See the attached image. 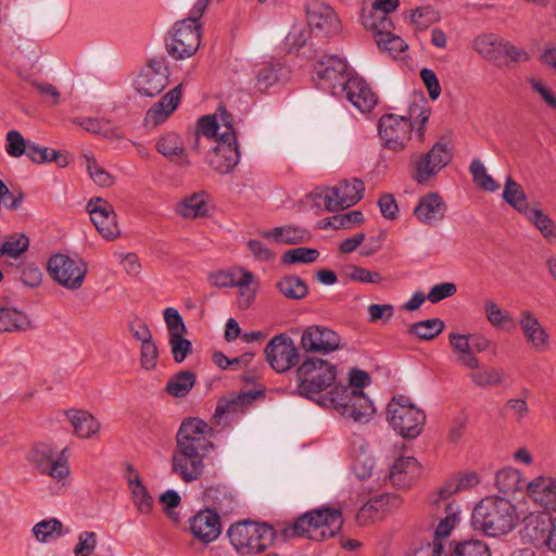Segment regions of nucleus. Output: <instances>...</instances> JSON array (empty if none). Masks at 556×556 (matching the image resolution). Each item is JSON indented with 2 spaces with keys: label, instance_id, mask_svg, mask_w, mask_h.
Here are the masks:
<instances>
[{
  "label": "nucleus",
  "instance_id": "1",
  "mask_svg": "<svg viewBox=\"0 0 556 556\" xmlns=\"http://www.w3.org/2000/svg\"><path fill=\"white\" fill-rule=\"evenodd\" d=\"M197 136L214 140L206 154L208 166L220 175L231 173L240 161L239 144L232 126V116L225 108H218L212 115L198 122Z\"/></svg>",
  "mask_w": 556,
  "mask_h": 556
},
{
  "label": "nucleus",
  "instance_id": "2",
  "mask_svg": "<svg viewBox=\"0 0 556 556\" xmlns=\"http://www.w3.org/2000/svg\"><path fill=\"white\" fill-rule=\"evenodd\" d=\"M518 520L515 505L502 496L482 498L471 514L473 529L494 538L509 533Z\"/></svg>",
  "mask_w": 556,
  "mask_h": 556
},
{
  "label": "nucleus",
  "instance_id": "3",
  "mask_svg": "<svg viewBox=\"0 0 556 556\" xmlns=\"http://www.w3.org/2000/svg\"><path fill=\"white\" fill-rule=\"evenodd\" d=\"M417 113V136L420 142L425 139V125L430 117V109L427 106L414 105L409 109V116L396 114H384L379 121V136L382 146L394 152L405 151L410 141L413 132L412 118Z\"/></svg>",
  "mask_w": 556,
  "mask_h": 556
},
{
  "label": "nucleus",
  "instance_id": "4",
  "mask_svg": "<svg viewBox=\"0 0 556 556\" xmlns=\"http://www.w3.org/2000/svg\"><path fill=\"white\" fill-rule=\"evenodd\" d=\"M343 518L339 508L323 507L309 510L285 526L280 534L283 540L305 538L312 541H324L333 538L342 528Z\"/></svg>",
  "mask_w": 556,
  "mask_h": 556
},
{
  "label": "nucleus",
  "instance_id": "5",
  "mask_svg": "<svg viewBox=\"0 0 556 556\" xmlns=\"http://www.w3.org/2000/svg\"><path fill=\"white\" fill-rule=\"evenodd\" d=\"M66 448H59L48 442L35 443L27 453L28 463L42 476H47L54 484L55 492L63 494L71 484V468L64 456Z\"/></svg>",
  "mask_w": 556,
  "mask_h": 556
},
{
  "label": "nucleus",
  "instance_id": "6",
  "mask_svg": "<svg viewBox=\"0 0 556 556\" xmlns=\"http://www.w3.org/2000/svg\"><path fill=\"white\" fill-rule=\"evenodd\" d=\"M227 535L236 553L241 556L265 552L274 545L277 538L276 531L268 523L250 520L231 525Z\"/></svg>",
  "mask_w": 556,
  "mask_h": 556
},
{
  "label": "nucleus",
  "instance_id": "7",
  "mask_svg": "<svg viewBox=\"0 0 556 556\" xmlns=\"http://www.w3.org/2000/svg\"><path fill=\"white\" fill-rule=\"evenodd\" d=\"M318 403L332 406L342 417L355 422H368L376 412L370 399L358 389L333 388Z\"/></svg>",
  "mask_w": 556,
  "mask_h": 556
},
{
  "label": "nucleus",
  "instance_id": "8",
  "mask_svg": "<svg viewBox=\"0 0 556 556\" xmlns=\"http://www.w3.org/2000/svg\"><path fill=\"white\" fill-rule=\"evenodd\" d=\"M296 377L299 394L318 403L320 393L334 382L337 370L327 361L309 357L298 367Z\"/></svg>",
  "mask_w": 556,
  "mask_h": 556
},
{
  "label": "nucleus",
  "instance_id": "9",
  "mask_svg": "<svg viewBox=\"0 0 556 556\" xmlns=\"http://www.w3.org/2000/svg\"><path fill=\"white\" fill-rule=\"evenodd\" d=\"M387 420L405 439L417 438L426 424V414L410 399L394 396L387 407Z\"/></svg>",
  "mask_w": 556,
  "mask_h": 556
},
{
  "label": "nucleus",
  "instance_id": "10",
  "mask_svg": "<svg viewBox=\"0 0 556 556\" xmlns=\"http://www.w3.org/2000/svg\"><path fill=\"white\" fill-rule=\"evenodd\" d=\"M451 160L452 154L446 144L437 142L428 152L414 155L410 161V177L418 185H428Z\"/></svg>",
  "mask_w": 556,
  "mask_h": 556
},
{
  "label": "nucleus",
  "instance_id": "11",
  "mask_svg": "<svg viewBox=\"0 0 556 556\" xmlns=\"http://www.w3.org/2000/svg\"><path fill=\"white\" fill-rule=\"evenodd\" d=\"M51 278L70 291L79 290L88 273V265L81 258H73L65 254H55L48 262Z\"/></svg>",
  "mask_w": 556,
  "mask_h": 556
},
{
  "label": "nucleus",
  "instance_id": "12",
  "mask_svg": "<svg viewBox=\"0 0 556 556\" xmlns=\"http://www.w3.org/2000/svg\"><path fill=\"white\" fill-rule=\"evenodd\" d=\"M200 25L195 18H186L175 24L172 35L166 39V49L170 56L184 60L192 56L200 47Z\"/></svg>",
  "mask_w": 556,
  "mask_h": 556
},
{
  "label": "nucleus",
  "instance_id": "13",
  "mask_svg": "<svg viewBox=\"0 0 556 556\" xmlns=\"http://www.w3.org/2000/svg\"><path fill=\"white\" fill-rule=\"evenodd\" d=\"M365 186L359 179L343 180L321 191L325 207L329 212L343 210L356 204L364 194Z\"/></svg>",
  "mask_w": 556,
  "mask_h": 556
},
{
  "label": "nucleus",
  "instance_id": "14",
  "mask_svg": "<svg viewBox=\"0 0 556 556\" xmlns=\"http://www.w3.org/2000/svg\"><path fill=\"white\" fill-rule=\"evenodd\" d=\"M401 506L402 498L397 494L383 493L372 496L358 509L355 516V522L359 527L372 526Z\"/></svg>",
  "mask_w": 556,
  "mask_h": 556
},
{
  "label": "nucleus",
  "instance_id": "15",
  "mask_svg": "<svg viewBox=\"0 0 556 556\" xmlns=\"http://www.w3.org/2000/svg\"><path fill=\"white\" fill-rule=\"evenodd\" d=\"M306 17L311 33L325 38L338 34L341 22L333 9L319 1H311L306 5Z\"/></svg>",
  "mask_w": 556,
  "mask_h": 556
},
{
  "label": "nucleus",
  "instance_id": "16",
  "mask_svg": "<svg viewBox=\"0 0 556 556\" xmlns=\"http://www.w3.org/2000/svg\"><path fill=\"white\" fill-rule=\"evenodd\" d=\"M211 430L208 425L198 418H188L182 421L176 435V447L206 454L212 446L206 434Z\"/></svg>",
  "mask_w": 556,
  "mask_h": 556
},
{
  "label": "nucleus",
  "instance_id": "17",
  "mask_svg": "<svg viewBox=\"0 0 556 556\" xmlns=\"http://www.w3.org/2000/svg\"><path fill=\"white\" fill-rule=\"evenodd\" d=\"M86 208L102 238L113 241L121 236L116 214L111 203L102 198H92L88 201Z\"/></svg>",
  "mask_w": 556,
  "mask_h": 556
},
{
  "label": "nucleus",
  "instance_id": "18",
  "mask_svg": "<svg viewBox=\"0 0 556 556\" xmlns=\"http://www.w3.org/2000/svg\"><path fill=\"white\" fill-rule=\"evenodd\" d=\"M314 72L320 80V87L329 89L334 96L341 92L349 79L345 62L336 55L324 56L316 63Z\"/></svg>",
  "mask_w": 556,
  "mask_h": 556
},
{
  "label": "nucleus",
  "instance_id": "19",
  "mask_svg": "<svg viewBox=\"0 0 556 556\" xmlns=\"http://www.w3.org/2000/svg\"><path fill=\"white\" fill-rule=\"evenodd\" d=\"M518 324L527 346L535 353H545L551 349V337L535 314L529 309L519 313Z\"/></svg>",
  "mask_w": 556,
  "mask_h": 556
},
{
  "label": "nucleus",
  "instance_id": "20",
  "mask_svg": "<svg viewBox=\"0 0 556 556\" xmlns=\"http://www.w3.org/2000/svg\"><path fill=\"white\" fill-rule=\"evenodd\" d=\"M265 355L271 368L277 372L290 369L299 357L296 346L286 334L275 336L266 345Z\"/></svg>",
  "mask_w": 556,
  "mask_h": 556
},
{
  "label": "nucleus",
  "instance_id": "21",
  "mask_svg": "<svg viewBox=\"0 0 556 556\" xmlns=\"http://www.w3.org/2000/svg\"><path fill=\"white\" fill-rule=\"evenodd\" d=\"M301 346L308 353L328 354L341 346V337L330 328L313 325L301 337Z\"/></svg>",
  "mask_w": 556,
  "mask_h": 556
},
{
  "label": "nucleus",
  "instance_id": "22",
  "mask_svg": "<svg viewBox=\"0 0 556 556\" xmlns=\"http://www.w3.org/2000/svg\"><path fill=\"white\" fill-rule=\"evenodd\" d=\"M204 453L175 448L172 456V470L185 482L198 480L204 470Z\"/></svg>",
  "mask_w": 556,
  "mask_h": 556
},
{
  "label": "nucleus",
  "instance_id": "23",
  "mask_svg": "<svg viewBox=\"0 0 556 556\" xmlns=\"http://www.w3.org/2000/svg\"><path fill=\"white\" fill-rule=\"evenodd\" d=\"M447 204L438 192H428L419 198L414 216L424 226L434 227L444 220Z\"/></svg>",
  "mask_w": 556,
  "mask_h": 556
},
{
  "label": "nucleus",
  "instance_id": "24",
  "mask_svg": "<svg viewBox=\"0 0 556 556\" xmlns=\"http://www.w3.org/2000/svg\"><path fill=\"white\" fill-rule=\"evenodd\" d=\"M167 83V68L161 62L152 61L137 76L135 88L142 96L154 97Z\"/></svg>",
  "mask_w": 556,
  "mask_h": 556
},
{
  "label": "nucleus",
  "instance_id": "25",
  "mask_svg": "<svg viewBox=\"0 0 556 556\" xmlns=\"http://www.w3.org/2000/svg\"><path fill=\"white\" fill-rule=\"evenodd\" d=\"M192 535L200 542H214L222 533L219 515L212 509L198 511L189 521Z\"/></svg>",
  "mask_w": 556,
  "mask_h": 556
},
{
  "label": "nucleus",
  "instance_id": "26",
  "mask_svg": "<svg viewBox=\"0 0 556 556\" xmlns=\"http://www.w3.org/2000/svg\"><path fill=\"white\" fill-rule=\"evenodd\" d=\"M528 497L546 511H556V478L539 475L529 480Z\"/></svg>",
  "mask_w": 556,
  "mask_h": 556
},
{
  "label": "nucleus",
  "instance_id": "27",
  "mask_svg": "<svg viewBox=\"0 0 556 556\" xmlns=\"http://www.w3.org/2000/svg\"><path fill=\"white\" fill-rule=\"evenodd\" d=\"M421 475V465L413 456L399 457L390 468L389 479L397 489H408Z\"/></svg>",
  "mask_w": 556,
  "mask_h": 556
},
{
  "label": "nucleus",
  "instance_id": "28",
  "mask_svg": "<svg viewBox=\"0 0 556 556\" xmlns=\"http://www.w3.org/2000/svg\"><path fill=\"white\" fill-rule=\"evenodd\" d=\"M341 91L344 92L346 99L363 113L371 111L377 103L376 94L362 78H349Z\"/></svg>",
  "mask_w": 556,
  "mask_h": 556
},
{
  "label": "nucleus",
  "instance_id": "29",
  "mask_svg": "<svg viewBox=\"0 0 556 556\" xmlns=\"http://www.w3.org/2000/svg\"><path fill=\"white\" fill-rule=\"evenodd\" d=\"M523 522L526 538L536 545L547 544L555 522L546 510L530 513Z\"/></svg>",
  "mask_w": 556,
  "mask_h": 556
},
{
  "label": "nucleus",
  "instance_id": "30",
  "mask_svg": "<svg viewBox=\"0 0 556 556\" xmlns=\"http://www.w3.org/2000/svg\"><path fill=\"white\" fill-rule=\"evenodd\" d=\"M155 149L168 161L181 167H188L190 165L184 141L177 134L167 132L161 136L156 141Z\"/></svg>",
  "mask_w": 556,
  "mask_h": 556
},
{
  "label": "nucleus",
  "instance_id": "31",
  "mask_svg": "<svg viewBox=\"0 0 556 556\" xmlns=\"http://www.w3.org/2000/svg\"><path fill=\"white\" fill-rule=\"evenodd\" d=\"M181 97V85L169 90L160 102L146 114V124L153 127L162 124L175 111Z\"/></svg>",
  "mask_w": 556,
  "mask_h": 556
},
{
  "label": "nucleus",
  "instance_id": "32",
  "mask_svg": "<svg viewBox=\"0 0 556 556\" xmlns=\"http://www.w3.org/2000/svg\"><path fill=\"white\" fill-rule=\"evenodd\" d=\"M238 274L235 283L238 289L237 304L240 309L245 311L255 302L260 283L253 273L243 267L238 268Z\"/></svg>",
  "mask_w": 556,
  "mask_h": 556
},
{
  "label": "nucleus",
  "instance_id": "33",
  "mask_svg": "<svg viewBox=\"0 0 556 556\" xmlns=\"http://www.w3.org/2000/svg\"><path fill=\"white\" fill-rule=\"evenodd\" d=\"M64 414L73 427L74 433L80 439H90L101 429V424L86 410L68 409Z\"/></svg>",
  "mask_w": 556,
  "mask_h": 556
},
{
  "label": "nucleus",
  "instance_id": "34",
  "mask_svg": "<svg viewBox=\"0 0 556 556\" xmlns=\"http://www.w3.org/2000/svg\"><path fill=\"white\" fill-rule=\"evenodd\" d=\"M504 38L493 33L478 35L472 40V49L484 60L496 63L502 55Z\"/></svg>",
  "mask_w": 556,
  "mask_h": 556
},
{
  "label": "nucleus",
  "instance_id": "35",
  "mask_svg": "<svg viewBox=\"0 0 556 556\" xmlns=\"http://www.w3.org/2000/svg\"><path fill=\"white\" fill-rule=\"evenodd\" d=\"M68 530L58 518L42 519L31 528V535L36 543L48 544L66 535Z\"/></svg>",
  "mask_w": 556,
  "mask_h": 556
},
{
  "label": "nucleus",
  "instance_id": "36",
  "mask_svg": "<svg viewBox=\"0 0 556 556\" xmlns=\"http://www.w3.org/2000/svg\"><path fill=\"white\" fill-rule=\"evenodd\" d=\"M253 399L254 396L250 392L228 394L218 401L213 417L217 424H220L224 417L243 412Z\"/></svg>",
  "mask_w": 556,
  "mask_h": 556
},
{
  "label": "nucleus",
  "instance_id": "37",
  "mask_svg": "<svg viewBox=\"0 0 556 556\" xmlns=\"http://www.w3.org/2000/svg\"><path fill=\"white\" fill-rule=\"evenodd\" d=\"M265 239H271L280 244H299L307 242L311 238L309 232L301 227L286 225L261 232Z\"/></svg>",
  "mask_w": 556,
  "mask_h": 556
},
{
  "label": "nucleus",
  "instance_id": "38",
  "mask_svg": "<svg viewBox=\"0 0 556 556\" xmlns=\"http://www.w3.org/2000/svg\"><path fill=\"white\" fill-rule=\"evenodd\" d=\"M127 470V481L132 501L139 513L149 514L152 510L153 500L147 488L142 484L139 473L131 466H128Z\"/></svg>",
  "mask_w": 556,
  "mask_h": 556
},
{
  "label": "nucleus",
  "instance_id": "39",
  "mask_svg": "<svg viewBox=\"0 0 556 556\" xmlns=\"http://www.w3.org/2000/svg\"><path fill=\"white\" fill-rule=\"evenodd\" d=\"M28 316L13 306L0 305V333L15 332L28 329Z\"/></svg>",
  "mask_w": 556,
  "mask_h": 556
},
{
  "label": "nucleus",
  "instance_id": "40",
  "mask_svg": "<svg viewBox=\"0 0 556 556\" xmlns=\"http://www.w3.org/2000/svg\"><path fill=\"white\" fill-rule=\"evenodd\" d=\"M525 217L548 243L556 244V223L539 205Z\"/></svg>",
  "mask_w": 556,
  "mask_h": 556
},
{
  "label": "nucleus",
  "instance_id": "41",
  "mask_svg": "<svg viewBox=\"0 0 556 556\" xmlns=\"http://www.w3.org/2000/svg\"><path fill=\"white\" fill-rule=\"evenodd\" d=\"M176 212L184 218L194 219L205 216L207 210V194L205 192H197L186 197L176 205Z\"/></svg>",
  "mask_w": 556,
  "mask_h": 556
},
{
  "label": "nucleus",
  "instance_id": "42",
  "mask_svg": "<svg viewBox=\"0 0 556 556\" xmlns=\"http://www.w3.org/2000/svg\"><path fill=\"white\" fill-rule=\"evenodd\" d=\"M362 23L364 27L374 34V38L394 29V24L389 14L375 10L372 7L364 8L362 12Z\"/></svg>",
  "mask_w": 556,
  "mask_h": 556
},
{
  "label": "nucleus",
  "instance_id": "43",
  "mask_svg": "<svg viewBox=\"0 0 556 556\" xmlns=\"http://www.w3.org/2000/svg\"><path fill=\"white\" fill-rule=\"evenodd\" d=\"M495 483L503 493L523 491L528 495L529 480L522 477L521 472L514 468H505L496 473Z\"/></svg>",
  "mask_w": 556,
  "mask_h": 556
},
{
  "label": "nucleus",
  "instance_id": "44",
  "mask_svg": "<svg viewBox=\"0 0 556 556\" xmlns=\"http://www.w3.org/2000/svg\"><path fill=\"white\" fill-rule=\"evenodd\" d=\"M469 336L451 332L448 334V342L456 353V361L465 367H478V358L473 355Z\"/></svg>",
  "mask_w": 556,
  "mask_h": 556
},
{
  "label": "nucleus",
  "instance_id": "45",
  "mask_svg": "<svg viewBox=\"0 0 556 556\" xmlns=\"http://www.w3.org/2000/svg\"><path fill=\"white\" fill-rule=\"evenodd\" d=\"M372 470L374 460L368 456H359L354 462L353 471L355 476L359 480L366 481L361 485V492L364 494H371L381 488V482L379 479L370 480L372 477Z\"/></svg>",
  "mask_w": 556,
  "mask_h": 556
},
{
  "label": "nucleus",
  "instance_id": "46",
  "mask_svg": "<svg viewBox=\"0 0 556 556\" xmlns=\"http://www.w3.org/2000/svg\"><path fill=\"white\" fill-rule=\"evenodd\" d=\"M479 483L480 478L478 473L473 471L465 472L456 479L455 484H447L440 489L437 494H433L430 497V502L432 505H440L441 501H446L452 494L462 490L471 489Z\"/></svg>",
  "mask_w": 556,
  "mask_h": 556
},
{
  "label": "nucleus",
  "instance_id": "47",
  "mask_svg": "<svg viewBox=\"0 0 556 556\" xmlns=\"http://www.w3.org/2000/svg\"><path fill=\"white\" fill-rule=\"evenodd\" d=\"M276 289L289 300L300 301L307 296L308 287L296 275H287L276 281Z\"/></svg>",
  "mask_w": 556,
  "mask_h": 556
},
{
  "label": "nucleus",
  "instance_id": "48",
  "mask_svg": "<svg viewBox=\"0 0 556 556\" xmlns=\"http://www.w3.org/2000/svg\"><path fill=\"white\" fill-rule=\"evenodd\" d=\"M472 371L468 375L471 382L482 389L500 386L504 380L503 371L495 367L481 366L478 361V367H469Z\"/></svg>",
  "mask_w": 556,
  "mask_h": 556
},
{
  "label": "nucleus",
  "instance_id": "49",
  "mask_svg": "<svg viewBox=\"0 0 556 556\" xmlns=\"http://www.w3.org/2000/svg\"><path fill=\"white\" fill-rule=\"evenodd\" d=\"M442 502L444 504L445 516L442 517L437 525L434 530V538L431 543H439L444 547V541L450 536L452 530L459 521V510L457 507H454L452 503H445V501Z\"/></svg>",
  "mask_w": 556,
  "mask_h": 556
},
{
  "label": "nucleus",
  "instance_id": "50",
  "mask_svg": "<svg viewBox=\"0 0 556 556\" xmlns=\"http://www.w3.org/2000/svg\"><path fill=\"white\" fill-rule=\"evenodd\" d=\"M483 309L488 323L495 329L510 330L514 318L509 312L503 311L493 299H485Z\"/></svg>",
  "mask_w": 556,
  "mask_h": 556
},
{
  "label": "nucleus",
  "instance_id": "51",
  "mask_svg": "<svg viewBox=\"0 0 556 556\" xmlns=\"http://www.w3.org/2000/svg\"><path fill=\"white\" fill-rule=\"evenodd\" d=\"M503 198L509 205H511L523 216H526L528 212L533 208V205L528 203L522 187L510 177L506 179Z\"/></svg>",
  "mask_w": 556,
  "mask_h": 556
},
{
  "label": "nucleus",
  "instance_id": "52",
  "mask_svg": "<svg viewBox=\"0 0 556 556\" xmlns=\"http://www.w3.org/2000/svg\"><path fill=\"white\" fill-rule=\"evenodd\" d=\"M29 247V238L21 232H14L5 236L0 241V256L18 258Z\"/></svg>",
  "mask_w": 556,
  "mask_h": 556
},
{
  "label": "nucleus",
  "instance_id": "53",
  "mask_svg": "<svg viewBox=\"0 0 556 556\" xmlns=\"http://www.w3.org/2000/svg\"><path fill=\"white\" fill-rule=\"evenodd\" d=\"M450 556H491L489 546L481 540L453 541Z\"/></svg>",
  "mask_w": 556,
  "mask_h": 556
},
{
  "label": "nucleus",
  "instance_id": "54",
  "mask_svg": "<svg viewBox=\"0 0 556 556\" xmlns=\"http://www.w3.org/2000/svg\"><path fill=\"white\" fill-rule=\"evenodd\" d=\"M408 18L415 30L424 31L440 21V14L433 8L425 5L410 10Z\"/></svg>",
  "mask_w": 556,
  "mask_h": 556
},
{
  "label": "nucleus",
  "instance_id": "55",
  "mask_svg": "<svg viewBox=\"0 0 556 556\" xmlns=\"http://www.w3.org/2000/svg\"><path fill=\"white\" fill-rule=\"evenodd\" d=\"M195 381V376L191 371H179L174 375L166 384L168 394L175 397L186 396L192 389Z\"/></svg>",
  "mask_w": 556,
  "mask_h": 556
},
{
  "label": "nucleus",
  "instance_id": "56",
  "mask_svg": "<svg viewBox=\"0 0 556 556\" xmlns=\"http://www.w3.org/2000/svg\"><path fill=\"white\" fill-rule=\"evenodd\" d=\"M444 329V323L440 318H431L415 323L409 326L408 332L421 340H432Z\"/></svg>",
  "mask_w": 556,
  "mask_h": 556
},
{
  "label": "nucleus",
  "instance_id": "57",
  "mask_svg": "<svg viewBox=\"0 0 556 556\" xmlns=\"http://www.w3.org/2000/svg\"><path fill=\"white\" fill-rule=\"evenodd\" d=\"M311 29L303 22L293 23L286 39L285 46L289 52L298 51L308 41Z\"/></svg>",
  "mask_w": 556,
  "mask_h": 556
},
{
  "label": "nucleus",
  "instance_id": "58",
  "mask_svg": "<svg viewBox=\"0 0 556 556\" xmlns=\"http://www.w3.org/2000/svg\"><path fill=\"white\" fill-rule=\"evenodd\" d=\"M375 41L381 51L388 52L393 58L400 56L408 48L407 43L392 30L377 36Z\"/></svg>",
  "mask_w": 556,
  "mask_h": 556
},
{
  "label": "nucleus",
  "instance_id": "59",
  "mask_svg": "<svg viewBox=\"0 0 556 556\" xmlns=\"http://www.w3.org/2000/svg\"><path fill=\"white\" fill-rule=\"evenodd\" d=\"M342 274L344 278L356 282L378 285L383 281L382 276L378 271L368 270L353 264L345 265Z\"/></svg>",
  "mask_w": 556,
  "mask_h": 556
},
{
  "label": "nucleus",
  "instance_id": "60",
  "mask_svg": "<svg viewBox=\"0 0 556 556\" xmlns=\"http://www.w3.org/2000/svg\"><path fill=\"white\" fill-rule=\"evenodd\" d=\"M83 157L90 178L100 187H110L114 184V177L106 172L96 160L92 154L85 153Z\"/></svg>",
  "mask_w": 556,
  "mask_h": 556
},
{
  "label": "nucleus",
  "instance_id": "61",
  "mask_svg": "<svg viewBox=\"0 0 556 556\" xmlns=\"http://www.w3.org/2000/svg\"><path fill=\"white\" fill-rule=\"evenodd\" d=\"M470 173L476 185L486 191H495L498 189V185L488 174L484 164L480 160H473L470 164Z\"/></svg>",
  "mask_w": 556,
  "mask_h": 556
},
{
  "label": "nucleus",
  "instance_id": "62",
  "mask_svg": "<svg viewBox=\"0 0 556 556\" xmlns=\"http://www.w3.org/2000/svg\"><path fill=\"white\" fill-rule=\"evenodd\" d=\"M319 256V252L313 248H295L288 250L281 257L283 264H308L314 263Z\"/></svg>",
  "mask_w": 556,
  "mask_h": 556
},
{
  "label": "nucleus",
  "instance_id": "63",
  "mask_svg": "<svg viewBox=\"0 0 556 556\" xmlns=\"http://www.w3.org/2000/svg\"><path fill=\"white\" fill-rule=\"evenodd\" d=\"M208 494L214 500L215 508L224 515L233 513V510L238 506L235 496L230 492H227L225 490L215 489V490H210Z\"/></svg>",
  "mask_w": 556,
  "mask_h": 556
},
{
  "label": "nucleus",
  "instance_id": "64",
  "mask_svg": "<svg viewBox=\"0 0 556 556\" xmlns=\"http://www.w3.org/2000/svg\"><path fill=\"white\" fill-rule=\"evenodd\" d=\"M77 544L74 547L75 556H90L98 544V536L92 531H83L78 534Z\"/></svg>",
  "mask_w": 556,
  "mask_h": 556
}]
</instances>
